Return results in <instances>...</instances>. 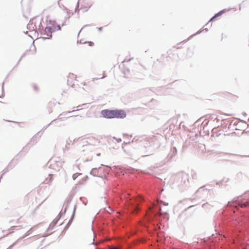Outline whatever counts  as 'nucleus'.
<instances>
[{
	"instance_id": "nucleus-1",
	"label": "nucleus",
	"mask_w": 249,
	"mask_h": 249,
	"mask_svg": "<svg viewBox=\"0 0 249 249\" xmlns=\"http://www.w3.org/2000/svg\"><path fill=\"white\" fill-rule=\"evenodd\" d=\"M249 198L248 196L247 193L234 198L231 201H229L227 205V208H230L229 210V214L228 219L230 221H233L235 224L239 223V217L236 214L235 209L237 206L241 208H247L249 205Z\"/></svg>"
},
{
	"instance_id": "nucleus-2",
	"label": "nucleus",
	"mask_w": 249,
	"mask_h": 249,
	"mask_svg": "<svg viewBox=\"0 0 249 249\" xmlns=\"http://www.w3.org/2000/svg\"><path fill=\"white\" fill-rule=\"evenodd\" d=\"M159 146H156L155 144H151L149 145L145 146L144 148V154H145V155L143 156L153 154L156 151V149Z\"/></svg>"
},
{
	"instance_id": "nucleus-3",
	"label": "nucleus",
	"mask_w": 249,
	"mask_h": 249,
	"mask_svg": "<svg viewBox=\"0 0 249 249\" xmlns=\"http://www.w3.org/2000/svg\"><path fill=\"white\" fill-rule=\"evenodd\" d=\"M50 163L49 167L51 168H52L56 171H59L60 168L62 166V162L61 161H58L54 160L53 159H51L48 162V164Z\"/></svg>"
},
{
	"instance_id": "nucleus-4",
	"label": "nucleus",
	"mask_w": 249,
	"mask_h": 249,
	"mask_svg": "<svg viewBox=\"0 0 249 249\" xmlns=\"http://www.w3.org/2000/svg\"><path fill=\"white\" fill-rule=\"evenodd\" d=\"M103 117L107 119L114 118V109H103L101 112Z\"/></svg>"
},
{
	"instance_id": "nucleus-5",
	"label": "nucleus",
	"mask_w": 249,
	"mask_h": 249,
	"mask_svg": "<svg viewBox=\"0 0 249 249\" xmlns=\"http://www.w3.org/2000/svg\"><path fill=\"white\" fill-rule=\"evenodd\" d=\"M126 116V112L123 109H114V118L124 119Z\"/></svg>"
},
{
	"instance_id": "nucleus-6",
	"label": "nucleus",
	"mask_w": 249,
	"mask_h": 249,
	"mask_svg": "<svg viewBox=\"0 0 249 249\" xmlns=\"http://www.w3.org/2000/svg\"><path fill=\"white\" fill-rule=\"evenodd\" d=\"M70 202V201H68V203H69V202ZM69 206V204H67V205H66L65 209H64V211L63 213H62V212H60L59 214L58 215V216L56 217V218H55L52 222V225H53V226H55L56 224H57V223L58 222V221H59V220L60 219L61 216L62 215H63L64 214L67 210V209H68V207Z\"/></svg>"
},
{
	"instance_id": "nucleus-7",
	"label": "nucleus",
	"mask_w": 249,
	"mask_h": 249,
	"mask_svg": "<svg viewBox=\"0 0 249 249\" xmlns=\"http://www.w3.org/2000/svg\"><path fill=\"white\" fill-rule=\"evenodd\" d=\"M53 32V29L52 28V27L49 26L48 25H47V26L46 27L44 30V34H46L47 36V37H46L45 38L47 39L51 38L52 36V33Z\"/></svg>"
},
{
	"instance_id": "nucleus-8",
	"label": "nucleus",
	"mask_w": 249,
	"mask_h": 249,
	"mask_svg": "<svg viewBox=\"0 0 249 249\" xmlns=\"http://www.w3.org/2000/svg\"><path fill=\"white\" fill-rule=\"evenodd\" d=\"M78 110H72V111H66V112H62V113H61L59 115L58 118L56 119L57 120H61V121H63L65 119H67V118H64L63 117V116H65L68 114H70L71 112H75V111H78Z\"/></svg>"
},
{
	"instance_id": "nucleus-9",
	"label": "nucleus",
	"mask_w": 249,
	"mask_h": 249,
	"mask_svg": "<svg viewBox=\"0 0 249 249\" xmlns=\"http://www.w3.org/2000/svg\"><path fill=\"white\" fill-rule=\"evenodd\" d=\"M119 67L122 70V72L125 75V76L128 74L129 69L128 68L125 67L124 63H121L119 65Z\"/></svg>"
},
{
	"instance_id": "nucleus-10",
	"label": "nucleus",
	"mask_w": 249,
	"mask_h": 249,
	"mask_svg": "<svg viewBox=\"0 0 249 249\" xmlns=\"http://www.w3.org/2000/svg\"><path fill=\"white\" fill-rule=\"evenodd\" d=\"M171 151L172 153L169 154L167 157V158L168 159V160H171L175 156V155L177 153V149L176 147H173L171 148Z\"/></svg>"
},
{
	"instance_id": "nucleus-11",
	"label": "nucleus",
	"mask_w": 249,
	"mask_h": 249,
	"mask_svg": "<svg viewBox=\"0 0 249 249\" xmlns=\"http://www.w3.org/2000/svg\"><path fill=\"white\" fill-rule=\"evenodd\" d=\"M100 168L101 167L92 168L90 172V174L94 177H98Z\"/></svg>"
},
{
	"instance_id": "nucleus-12",
	"label": "nucleus",
	"mask_w": 249,
	"mask_h": 249,
	"mask_svg": "<svg viewBox=\"0 0 249 249\" xmlns=\"http://www.w3.org/2000/svg\"><path fill=\"white\" fill-rule=\"evenodd\" d=\"M16 165V164L13 163V161L12 160L8 165L6 168H5L2 171V173H3V172H5V173L8 171V169H13Z\"/></svg>"
},
{
	"instance_id": "nucleus-13",
	"label": "nucleus",
	"mask_w": 249,
	"mask_h": 249,
	"mask_svg": "<svg viewBox=\"0 0 249 249\" xmlns=\"http://www.w3.org/2000/svg\"><path fill=\"white\" fill-rule=\"evenodd\" d=\"M56 24V21L55 20H49V23L48 24V25L49 26H51L52 28L53 29V31H56V27H55Z\"/></svg>"
},
{
	"instance_id": "nucleus-14",
	"label": "nucleus",
	"mask_w": 249,
	"mask_h": 249,
	"mask_svg": "<svg viewBox=\"0 0 249 249\" xmlns=\"http://www.w3.org/2000/svg\"><path fill=\"white\" fill-rule=\"evenodd\" d=\"M29 231L27 232V233H26L24 236H23L22 237H20L16 242H15V243H14L13 244H12L11 245H10L7 249H11L16 244V243H17V242L20 240V239H24V238L26 237L27 236H28L29 234H30V233H28Z\"/></svg>"
},
{
	"instance_id": "nucleus-15",
	"label": "nucleus",
	"mask_w": 249,
	"mask_h": 249,
	"mask_svg": "<svg viewBox=\"0 0 249 249\" xmlns=\"http://www.w3.org/2000/svg\"><path fill=\"white\" fill-rule=\"evenodd\" d=\"M53 175L52 174H49L48 178H46L44 181L45 184H49L53 180Z\"/></svg>"
},
{
	"instance_id": "nucleus-16",
	"label": "nucleus",
	"mask_w": 249,
	"mask_h": 249,
	"mask_svg": "<svg viewBox=\"0 0 249 249\" xmlns=\"http://www.w3.org/2000/svg\"><path fill=\"white\" fill-rule=\"evenodd\" d=\"M205 190H210V189L207 188L206 187V185H204L202 187H200L196 192V193H198L201 192L202 191H205Z\"/></svg>"
},
{
	"instance_id": "nucleus-17",
	"label": "nucleus",
	"mask_w": 249,
	"mask_h": 249,
	"mask_svg": "<svg viewBox=\"0 0 249 249\" xmlns=\"http://www.w3.org/2000/svg\"><path fill=\"white\" fill-rule=\"evenodd\" d=\"M63 10L65 11L67 14V16H66L65 18V20H67V19H69L70 18V15H69L71 13L70 10H68L66 7H64Z\"/></svg>"
},
{
	"instance_id": "nucleus-18",
	"label": "nucleus",
	"mask_w": 249,
	"mask_h": 249,
	"mask_svg": "<svg viewBox=\"0 0 249 249\" xmlns=\"http://www.w3.org/2000/svg\"><path fill=\"white\" fill-rule=\"evenodd\" d=\"M38 140V138L36 135L34 136L30 140V141L28 142L27 145L30 144L31 142H35L36 143L37 142Z\"/></svg>"
},
{
	"instance_id": "nucleus-19",
	"label": "nucleus",
	"mask_w": 249,
	"mask_h": 249,
	"mask_svg": "<svg viewBox=\"0 0 249 249\" xmlns=\"http://www.w3.org/2000/svg\"><path fill=\"white\" fill-rule=\"evenodd\" d=\"M76 205H75L74 206V208H73V212H72V214L71 217V218L70 219V221H71V222H72L73 220V218L74 217V216H75V211H76Z\"/></svg>"
},
{
	"instance_id": "nucleus-20",
	"label": "nucleus",
	"mask_w": 249,
	"mask_h": 249,
	"mask_svg": "<svg viewBox=\"0 0 249 249\" xmlns=\"http://www.w3.org/2000/svg\"><path fill=\"white\" fill-rule=\"evenodd\" d=\"M225 9H223L222 10H221L219 12H218V13H217L216 14H215L214 15V18H217L219 16L222 15L225 11Z\"/></svg>"
},
{
	"instance_id": "nucleus-21",
	"label": "nucleus",
	"mask_w": 249,
	"mask_h": 249,
	"mask_svg": "<svg viewBox=\"0 0 249 249\" xmlns=\"http://www.w3.org/2000/svg\"><path fill=\"white\" fill-rule=\"evenodd\" d=\"M57 121V119H54L50 123H49L48 124L44 126L43 128L42 129V130H45V129H46L49 126H50V124H51L52 123H54V122H55L56 121Z\"/></svg>"
},
{
	"instance_id": "nucleus-22",
	"label": "nucleus",
	"mask_w": 249,
	"mask_h": 249,
	"mask_svg": "<svg viewBox=\"0 0 249 249\" xmlns=\"http://www.w3.org/2000/svg\"><path fill=\"white\" fill-rule=\"evenodd\" d=\"M228 179H227L226 180H225V179L223 178L222 180H221L220 181H217L216 182V184L217 185L220 186V185H221L222 184L223 182H228Z\"/></svg>"
},
{
	"instance_id": "nucleus-23",
	"label": "nucleus",
	"mask_w": 249,
	"mask_h": 249,
	"mask_svg": "<svg viewBox=\"0 0 249 249\" xmlns=\"http://www.w3.org/2000/svg\"><path fill=\"white\" fill-rule=\"evenodd\" d=\"M82 175L81 173H75L74 174H73L72 175V179L74 180L76 179V178L78 177V176L79 175Z\"/></svg>"
},
{
	"instance_id": "nucleus-24",
	"label": "nucleus",
	"mask_w": 249,
	"mask_h": 249,
	"mask_svg": "<svg viewBox=\"0 0 249 249\" xmlns=\"http://www.w3.org/2000/svg\"><path fill=\"white\" fill-rule=\"evenodd\" d=\"M55 226H53V225H52V223L50 224L49 227L48 228V229H47V231H51L52 230H53V229L54 228Z\"/></svg>"
},
{
	"instance_id": "nucleus-25",
	"label": "nucleus",
	"mask_w": 249,
	"mask_h": 249,
	"mask_svg": "<svg viewBox=\"0 0 249 249\" xmlns=\"http://www.w3.org/2000/svg\"><path fill=\"white\" fill-rule=\"evenodd\" d=\"M79 1H78L76 6L75 8V13H77V12H79Z\"/></svg>"
},
{
	"instance_id": "nucleus-26",
	"label": "nucleus",
	"mask_w": 249,
	"mask_h": 249,
	"mask_svg": "<svg viewBox=\"0 0 249 249\" xmlns=\"http://www.w3.org/2000/svg\"><path fill=\"white\" fill-rule=\"evenodd\" d=\"M72 222H71V221H70V220H69V222L68 223H67V224L66 225V227H65V230H67L69 227H70V226L71 225V224Z\"/></svg>"
},
{
	"instance_id": "nucleus-27",
	"label": "nucleus",
	"mask_w": 249,
	"mask_h": 249,
	"mask_svg": "<svg viewBox=\"0 0 249 249\" xmlns=\"http://www.w3.org/2000/svg\"><path fill=\"white\" fill-rule=\"evenodd\" d=\"M89 177L88 176H86L84 178H82V181H86L89 179Z\"/></svg>"
},
{
	"instance_id": "nucleus-28",
	"label": "nucleus",
	"mask_w": 249,
	"mask_h": 249,
	"mask_svg": "<svg viewBox=\"0 0 249 249\" xmlns=\"http://www.w3.org/2000/svg\"><path fill=\"white\" fill-rule=\"evenodd\" d=\"M92 26L91 24H87V25H84L82 28L80 30V31H79V34L81 32V31L82 30V29H83L84 28L86 27H88V26Z\"/></svg>"
},
{
	"instance_id": "nucleus-29",
	"label": "nucleus",
	"mask_w": 249,
	"mask_h": 249,
	"mask_svg": "<svg viewBox=\"0 0 249 249\" xmlns=\"http://www.w3.org/2000/svg\"><path fill=\"white\" fill-rule=\"evenodd\" d=\"M87 106H88V104H83L81 105L78 106L77 107H88Z\"/></svg>"
},
{
	"instance_id": "nucleus-30",
	"label": "nucleus",
	"mask_w": 249,
	"mask_h": 249,
	"mask_svg": "<svg viewBox=\"0 0 249 249\" xmlns=\"http://www.w3.org/2000/svg\"><path fill=\"white\" fill-rule=\"evenodd\" d=\"M105 76H103V77H95V78H93L92 79V81H94L95 80H98V79H103L105 77Z\"/></svg>"
},
{
	"instance_id": "nucleus-31",
	"label": "nucleus",
	"mask_w": 249,
	"mask_h": 249,
	"mask_svg": "<svg viewBox=\"0 0 249 249\" xmlns=\"http://www.w3.org/2000/svg\"><path fill=\"white\" fill-rule=\"evenodd\" d=\"M214 18V16L210 19V20L208 21V22L207 23V24H206V25H207V24H208L209 23V22H211L212 20H213L214 18Z\"/></svg>"
},
{
	"instance_id": "nucleus-32",
	"label": "nucleus",
	"mask_w": 249,
	"mask_h": 249,
	"mask_svg": "<svg viewBox=\"0 0 249 249\" xmlns=\"http://www.w3.org/2000/svg\"><path fill=\"white\" fill-rule=\"evenodd\" d=\"M56 30H57V31L61 30V26L59 24L57 25V29L56 28Z\"/></svg>"
},
{
	"instance_id": "nucleus-33",
	"label": "nucleus",
	"mask_w": 249,
	"mask_h": 249,
	"mask_svg": "<svg viewBox=\"0 0 249 249\" xmlns=\"http://www.w3.org/2000/svg\"><path fill=\"white\" fill-rule=\"evenodd\" d=\"M202 29H200L199 31H198L197 32H196V34H194L193 35H192L191 36H195L196 35H197V34H200L201 32H202Z\"/></svg>"
},
{
	"instance_id": "nucleus-34",
	"label": "nucleus",
	"mask_w": 249,
	"mask_h": 249,
	"mask_svg": "<svg viewBox=\"0 0 249 249\" xmlns=\"http://www.w3.org/2000/svg\"><path fill=\"white\" fill-rule=\"evenodd\" d=\"M5 174V172H3V173H2L1 174V175H0V182L1 181V179H2V178H3V176Z\"/></svg>"
},
{
	"instance_id": "nucleus-35",
	"label": "nucleus",
	"mask_w": 249,
	"mask_h": 249,
	"mask_svg": "<svg viewBox=\"0 0 249 249\" xmlns=\"http://www.w3.org/2000/svg\"><path fill=\"white\" fill-rule=\"evenodd\" d=\"M88 43L89 44V46H93L94 45V43L93 42L90 41V42H88Z\"/></svg>"
},
{
	"instance_id": "nucleus-36",
	"label": "nucleus",
	"mask_w": 249,
	"mask_h": 249,
	"mask_svg": "<svg viewBox=\"0 0 249 249\" xmlns=\"http://www.w3.org/2000/svg\"><path fill=\"white\" fill-rule=\"evenodd\" d=\"M192 176L193 177V178H195V177L196 176V172H194L192 174Z\"/></svg>"
},
{
	"instance_id": "nucleus-37",
	"label": "nucleus",
	"mask_w": 249,
	"mask_h": 249,
	"mask_svg": "<svg viewBox=\"0 0 249 249\" xmlns=\"http://www.w3.org/2000/svg\"><path fill=\"white\" fill-rule=\"evenodd\" d=\"M114 167L115 169L116 170V171H118V172L119 171L118 170V169H120V167H119L118 166H114Z\"/></svg>"
},
{
	"instance_id": "nucleus-38",
	"label": "nucleus",
	"mask_w": 249,
	"mask_h": 249,
	"mask_svg": "<svg viewBox=\"0 0 249 249\" xmlns=\"http://www.w3.org/2000/svg\"><path fill=\"white\" fill-rule=\"evenodd\" d=\"M116 140V141L117 142H120L121 141H122V140L121 138H118V139H115Z\"/></svg>"
},
{
	"instance_id": "nucleus-39",
	"label": "nucleus",
	"mask_w": 249,
	"mask_h": 249,
	"mask_svg": "<svg viewBox=\"0 0 249 249\" xmlns=\"http://www.w3.org/2000/svg\"><path fill=\"white\" fill-rule=\"evenodd\" d=\"M71 142V140H69L67 141V145H69L70 144V142Z\"/></svg>"
},
{
	"instance_id": "nucleus-40",
	"label": "nucleus",
	"mask_w": 249,
	"mask_h": 249,
	"mask_svg": "<svg viewBox=\"0 0 249 249\" xmlns=\"http://www.w3.org/2000/svg\"><path fill=\"white\" fill-rule=\"evenodd\" d=\"M34 87L35 90H38L37 87L36 85H34Z\"/></svg>"
},
{
	"instance_id": "nucleus-41",
	"label": "nucleus",
	"mask_w": 249,
	"mask_h": 249,
	"mask_svg": "<svg viewBox=\"0 0 249 249\" xmlns=\"http://www.w3.org/2000/svg\"><path fill=\"white\" fill-rule=\"evenodd\" d=\"M182 178H187V175H186V174H184V175H183L182 176Z\"/></svg>"
},
{
	"instance_id": "nucleus-42",
	"label": "nucleus",
	"mask_w": 249,
	"mask_h": 249,
	"mask_svg": "<svg viewBox=\"0 0 249 249\" xmlns=\"http://www.w3.org/2000/svg\"><path fill=\"white\" fill-rule=\"evenodd\" d=\"M102 29H103V28H102V27H98V30L99 31H102Z\"/></svg>"
},
{
	"instance_id": "nucleus-43",
	"label": "nucleus",
	"mask_w": 249,
	"mask_h": 249,
	"mask_svg": "<svg viewBox=\"0 0 249 249\" xmlns=\"http://www.w3.org/2000/svg\"><path fill=\"white\" fill-rule=\"evenodd\" d=\"M131 60V59H129V60H126V61H127V62H128V61H130ZM125 61H126V60H123L122 62V63L125 62Z\"/></svg>"
},
{
	"instance_id": "nucleus-44",
	"label": "nucleus",
	"mask_w": 249,
	"mask_h": 249,
	"mask_svg": "<svg viewBox=\"0 0 249 249\" xmlns=\"http://www.w3.org/2000/svg\"><path fill=\"white\" fill-rule=\"evenodd\" d=\"M225 115L227 116H231V114H226V113H225L224 114Z\"/></svg>"
},
{
	"instance_id": "nucleus-45",
	"label": "nucleus",
	"mask_w": 249,
	"mask_h": 249,
	"mask_svg": "<svg viewBox=\"0 0 249 249\" xmlns=\"http://www.w3.org/2000/svg\"><path fill=\"white\" fill-rule=\"evenodd\" d=\"M91 146V145H90V144H89V145H83V148L85 147H86V146Z\"/></svg>"
},
{
	"instance_id": "nucleus-46",
	"label": "nucleus",
	"mask_w": 249,
	"mask_h": 249,
	"mask_svg": "<svg viewBox=\"0 0 249 249\" xmlns=\"http://www.w3.org/2000/svg\"><path fill=\"white\" fill-rule=\"evenodd\" d=\"M248 132V131H247L246 130H245L244 131H243V132H242V134H244V133H247Z\"/></svg>"
},
{
	"instance_id": "nucleus-47",
	"label": "nucleus",
	"mask_w": 249,
	"mask_h": 249,
	"mask_svg": "<svg viewBox=\"0 0 249 249\" xmlns=\"http://www.w3.org/2000/svg\"><path fill=\"white\" fill-rule=\"evenodd\" d=\"M27 145H26L25 147H23L21 151H23L26 149V147H27Z\"/></svg>"
},
{
	"instance_id": "nucleus-48",
	"label": "nucleus",
	"mask_w": 249,
	"mask_h": 249,
	"mask_svg": "<svg viewBox=\"0 0 249 249\" xmlns=\"http://www.w3.org/2000/svg\"><path fill=\"white\" fill-rule=\"evenodd\" d=\"M65 23H66V21L62 23V26H64L65 25Z\"/></svg>"
},
{
	"instance_id": "nucleus-49",
	"label": "nucleus",
	"mask_w": 249,
	"mask_h": 249,
	"mask_svg": "<svg viewBox=\"0 0 249 249\" xmlns=\"http://www.w3.org/2000/svg\"><path fill=\"white\" fill-rule=\"evenodd\" d=\"M242 123H243V124H246V123L244 121H242Z\"/></svg>"
},
{
	"instance_id": "nucleus-50",
	"label": "nucleus",
	"mask_w": 249,
	"mask_h": 249,
	"mask_svg": "<svg viewBox=\"0 0 249 249\" xmlns=\"http://www.w3.org/2000/svg\"><path fill=\"white\" fill-rule=\"evenodd\" d=\"M97 156H100L101 155V154L100 153H98L97 154Z\"/></svg>"
},
{
	"instance_id": "nucleus-51",
	"label": "nucleus",
	"mask_w": 249,
	"mask_h": 249,
	"mask_svg": "<svg viewBox=\"0 0 249 249\" xmlns=\"http://www.w3.org/2000/svg\"><path fill=\"white\" fill-rule=\"evenodd\" d=\"M89 10V8H86V10H84V11H87Z\"/></svg>"
},
{
	"instance_id": "nucleus-52",
	"label": "nucleus",
	"mask_w": 249,
	"mask_h": 249,
	"mask_svg": "<svg viewBox=\"0 0 249 249\" xmlns=\"http://www.w3.org/2000/svg\"><path fill=\"white\" fill-rule=\"evenodd\" d=\"M243 114L244 115H247V113H245V112H243Z\"/></svg>"
},
{
	"instance_id": "nucleus-53",
	"label": "nucleus",
	"mask_w": 249,
	"mask_h": 249,
	"mask_svg": "<svg viewBox=\"0 0 249 249\" xmlns=\"http://www.w3.org/2000/svg\"><path fill=\"white\" fill-rule=\"evenodd\" d=\"M107 168H108L109 169L111 168V167L109 166H106Z\"/></svg>"
},
{
	"instance_id": "nucleus-54",
	"label": "nucleus",
	"mask_w": 249,
	"mask_h": 249,
	"mask_svg": "<svg viewBox=\"0 0 249 249\" xmlns=\"http://www.w3.org/2000/svg\"><path fill=\"white\" fill-rule=\"evenodd\" d=\"M207 205V203L204 204L202 205L203 207H204L205 205Z\"/></svg>"
},
{
	"instance_id": "nucleus-55",
	"label": "nucleus",
	"mask_w": 249,
	"mask_h": 249,
	"mask_svg": "<svg viewBox=\"0 0 249 249\" xmlns=\"http://www.w3.org/2000/svg\"><path fill=\"white\" fill-rule=\"evenodd\" d=\"M181 43H182V42H179V43H178V44H177V45H179V44H180Z\"/></svg>"
},
{
	"instance_id": "nucleus-56",
	"label": "nucleus",
	"mask_w": 249,
	"mask_h": 249,
	"mask_svg": "<svg viewBox=\"0 0 249 249\" xmlns=\"http://www.w3.org/2000/svg\"><path fill=\"white\" fill-rule=\"evenodd\" d=\"M17 65H16V66H15V67L13 68V70H14V69H15V68L17 67Z\"/></svg>"
},
{
	"instance_id": "nucleus-57",
	"label": "nucleus",
	"mask_w": 249,
	"mask_h": 249,
	"mask_svg": "<svg viewBox=\"0 0 249 249\" xmlns=\"http://www.w3.org/2000/svg\"><path fill=\"white\" fill-rule=\"evenodd\" d=\"M193 206H190V207H188V208H191V207H193Z\"/></svg>"
},
{
	"instance_id": "nucleus-58",
	"label": "nucleus",
	"mask_w": 249,
	"mask_h": 249,
	"mask_svg": "<svg viewBox=\"0 0 249 249\" xmlns=\"http://www.w3.org/2000/svg\"><path fill=\"white\" fill-rule=\"evenodd\" d=\"M101 166H105L103 164H101Z\"/></svg>"
},
{
	"instance_id": "nucleus-59",
	"label": "nucleus",
	"mask_w": 249,
	"mask_h": 249,
	"mask_svg": "<svg viewBox=\"0 0 249 249\" xmlns=\"http://www.w3.org/2000/svg\"><path fill=\"white\" fill-rule=\"evenodd\" d=\"M240 157H244V156L239 155Z\"/></svg>"
}]
</instances>
